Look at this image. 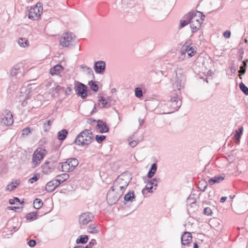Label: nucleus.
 Instances as JSON below:
<instances>
[{
    "label": "nucleus",
    "mask_w": 248,
    "mask_h": 248,
    "mask_svg": "<svg viewBox=\"0 0 248 248\" xmlns=\"http://www.w3.org/2000/svg\"><path fill=\"white\" fill-rule=\"evenodd\" d=\"M51 90L52 92L56 91V93H60V92L62 90H64V88L62 87L59 85H57L55 87H52L51 88Z\"/></svg>",
    "instance_id": "nucleus-50"
},
{
    "label": "nucleus",
    "mask_w": 248,
    "mask_h": 248,
    "mask_svg": "<svg viewBox=\"0 0 248 248\" xmlns=\"http://www.w3.org/2000/svg\"><path fill=\"white\" fill-rule=\"evenodd\" d=\"M182 103L178 93H173L170 100L167 102V106L172 109V111H174L178 110L182 105Z\"/></svg>",
    "instance_id": "nucleus-3"
},
{
    "label": "nucleus",
    "mask_w": 248,
    "mask_h": 248,
    "mask_svg": "<svg viewBox=\"0 0 248 248\" xmlns=\"http://www.w3.org/2000/svg\"><path fill=\"white\" fill-rule=\"evenodd\" d=\"M11 74L12 76L20 77L23 75L20 67L16 65L11 69Z\"/></svg>",
    "instance_id": "nucleus-21"
},
{
    "label": "nucleus",
    "mask_w": 248,
    "mask_h": 248,
    "mask_svg": "<svg viewBox=\"0 0 248 248\" xmlns=\"http://www.w3.org/2000/svg\"><path fill=\"white\" fill-rule=\"evenodd\" d=\"M42 13L36 8L31 7L29 11L28 17L32 20H36L41 16Z\"/></svg>",
    "instance_id": "nucleus-17"
},
{
    "label": "nucleus",
    "mask_w": 248,
    "mask_h": 248,
    "mask_svg": "<svg viewBox=\"0 0 248 248\" xmlns=\"http://www.w3.org/2000/svg\"><path fill=\"white\" fill-rule=\"evenodd\" d=\"M243 131V128L242 127H241L239 128L237 130L235 131L234 137L235 139L236 140L237 142H240V137L242 135Z\"/></svg>",
    "instance_id": "nucleus-30"
},
{
    "label": "nucleus",
    "mask_w": 248,
    "mask_h": 248,
    "mask_svg": "<svg viewBox=\"0 0 248 248\" xmlns=\"http://www.w3.org/2000/svg\"><path fill=\"white\" fill-rule=\"evenodd\" d=\"M159 180V178H153L152 180H148L147 182H149V183L152 185L153 186H155V187H156L157 186V180Z\"/></svg>",
    "instance_id": "nucleus-49"
},
{
    "label": "nucleus",
    "mask_w": 248,
    "mask_h": 248,
    "mask_svg": "<svg viewBox=\"0 0 248 248\" xmlns=\"http://www.w3.org/2000/svg\"><path fill=\"white\" fill-rule=\"evenodd\" d=\"M88 232L91 233H96L98 232V231L95 226L91 225L88 228Z\"/></svg>",
    "instance_id": "nucleus-43"
},
{
    "label": "nucleus",
    "mask_w": 248,
    "mask_h": 248,
    "mask_svg": "<svg viewBox=\"0 0 248 248\" xmlns=\"http://www.w3.org/2000/svg\"><path fill=\"white\" fill-rule=\"evenodd\" d=\"M46 152L44 149L39 151L37 149L34 152L31 162L32 168H36L40 165L46 155Z\"/></svg>",
    "instance_id": "nucleus-4"
},
{
    "label": "nucleus",
    "mask_w": 248,
    "mask_h": 248,
    "mask_svg": "<svg viewBox=\"0 0 248 248\" xmlns=\"http://www.w3.org/2000/svg\"><path fill=\"white\" fill-rule=\"evenodd\" d=\"M203 214L206 216H211L212 214V210L210 207H206L203 211Z\"/></svg>",
    "instance_id": "nucleus-52"
},
{
    "label": "nucleus",
    "mask_w": 248,
    "mask_h": 248,
    "mask_svg": "<svg viewBox=\"0 0 248 248\" xmlns=\"http://www.w3.org/2000/svg\"><path fill=\"white\" fill-rule=\"evenodd\" d=\"M122 196V192H117L114 189H110L108 190L107 195V201L110 205L115 204L119 198Z\"/></svg>",
    "instance_id": "nucleus-7"
},
{
    "label": "nucleus",
    "mask_w": 248,
    "mask_h": 248,
    "mask_svg": "<svg viewBox=\"0 0 248 248\" xmlns=\"http://www.w3.org/2000/svg\"><path fill=\"white\" fill-rule=\"evenodd\" d=\"M72 89L70 87H68L65 91V93L69 95L72 93Z\"/></svg>",
    "instance_id": "nucleus-60"
},
{
    "label": "nucleus",
    "mask_w": 248,
    "mask_h": 248,
    "mask_svg": "<svg viewBox=\"0 0 248 248\" xmlns=\"http://www.w3.org/2000/svg\"><path fill=\"white\" fill-rule=\"evenodd\" d=\"M192 235L187 232H184V234L181 237V242L183 245H187L192 241Z\"/></svg>",
    "instance_id": "nucleus-19"
},
{
    "label": "nucleus",
    "mask_w": 248,
    "mask_h": 248,
    "mask_svg": "<svg viewBox=\"0 0 248 248\" xmlns=\"http://www.w3.org/2000/svg\"><path fill=\"white\" fill-rule=\"evenodd\" d=\"M27 220H33L37 218V212H32L26 215Z\"/></svg>",
    "instance_id": "nucleus-36"
},
{
    "label": "nucleus",
    "mask_w": 248,
    "mask_h": 248,
    "mask_svg": "<svg viewBox=\"0 0 248 248\" xmlns=\"http://www.w3.org/2000/svg\"><path fill=\"white\" fill-rule=\"evenodd\" d=\"M176 77L175 84L178 91L184 88V85L186 81V76L183 73L182 70L177 68L175 71Z\"/></svg>",
    "instance_id": "nucleus-6"
},
{
    "label": "nucleus",
    "mask_w": 248,
    "mask_h": 248,
    "mask_svg": "<svg viewBox=\"0 0 248 248\" xmlns=\"http://www.w3.org/2000/svg\"><path fill=\"white\" fill-rule=\"evenodd\" d=\"M55 188V187L54 186V181L52 180L48 182L46 186V190L48 192H52Z\"/></svg>",
    "instance_id": "nucleus-33"
},
{
    "label": "nucleus",
    "mask_w": 248,
    "mask_h": 248,
    "mask_svg": "<svg viewBox=\"0 0 248 248\" xmlns=\"http://www.w3.org/2000/svg\"><path fill=\"white\" fill-rule=\"evenodd\" d=\"M108 105V107H110L112 105L114 104V101L111 100L110 98H108L106 99Z\"/></svg>",
    "instance_id": "nucleus-58"
},
{
    "label": "nucleus",
    "mask_w": 248,
    "mask_h": 248,
    "mask_svg": "<svg viewBox=\"0 0 248 248\" xmlns=\"http://www.w3.org/2000/svg\"><path fill=\"white\" fill-rule=\"evenodd\" d=\"M207 183L204 180L201 181L199 182L198 185L199 188L202 191H204L207 186Z\"/></svg>",
    "instance_id": "nucleus-37"
},
{
    "label": "nucleus",
    "mask_w": 248,
    "mask_h": 248,
    "mask_svg": "<svg viewBox=\"0 0 248 248\" xmlns=\"http://www.w3.org/2000/svg\"><path fill=\"white\" fill-rule=\"evenodd\" d=\"M230 69L231 73L233 74L236 72V67L233 64L230 67Z\"/></svg>",
    "instance_id": "nucleus-57"
},
{
    "label": "nucleus",
    "mask_w": 248,
    "mask_h": 248,
    "mask_svg": "<svg viewBox=\"0 0 248 248\" xmlns=\"http://www.w3.org/2000/svg\"><path fill=\"white\" fill-rule=\"evenodd\" d=\"M56 163L54 161H46L42 165V172L44 173L48 174L52 172L56 167Z\"/></svg>",
    "instance_id": "nucleus-13"
},
{
    "label": "nucleus",
    "mask_w": 248,
    "mask_h": 248,
    "mask_svg": "<svg viewBox=\"0 0 248 248\" xmlns=\"http://www.w3.org/2000/svg\"><path fill=\"white\" fill-rule=\"evenodd\" d=\"M135 199V196L134 191H129L127 193L124 197V203L125 204L127 202H132Z\"/></svg>",
    "instance_id": "nucleus-23"
},
{
    "label": "nucleus",
    "mask_w": 248,
    "mask_h": 248,
    "mask_svg": "<svg viewBox=\"0 0 248 248\" xmlns=\"http://www.w3.org/2000/svg\"><path fill=\"white\" fill-rule=\"evenodd\" d=\"M33 207L36 209H40L43 205V202L40 199L36 198L33 202Z\"/></svg>",
    "instance_id": "nucleus-35"
},
{
    "label": "nucleus",
    "mask_w": 248,
    "mask_h": 248,
    "mask_svg": "<svg viewBox=\"0 0 248 248\" xmlns=\"http://www.w3.org/2000/svg\"><path fill=\"white\" fill-rule=\"evenodd\" d=\"M96 128L99 130V132L101 133L108 132L109 129V127L107 125L106 123L101 120L97 121Z\"/></svg>",
    "instance_id": "nucleus-16"
},
{
    "label": "nucleus",
    "mask_w": 248,
    "mask_h": 248,
    "mask_svg": "<svg viewBox=\"0 0 248 248\" xmlns=\"http://www.w3.org/2000/svg\"><path fill=\"white\" fill-rule=\"evenodd\" d=\"M193 199H194V198L191 197L190 196H189V197L187 198V201H186V202H187V204H189V205H190V202H193Z\"/></svg>",
    "instance_id": "nucleus-64"
},
{
    "label": "nucleus",
    "mask_w": 248,
    "mask_h": 248,
    "mask_svg": "<svg viewBox=\"0 0 248 248\" xmlns=\"http://www.w3.org/2000/svg\"><path fill=\"white\" fill-rule=\"evenodd\" d=\"M69 175L67 173H63L57 175L56 178L57 179V181L60 182L61 184L67 180Z\"/></svg>",
    "instance_id": "nucleus-32"
},
{
    "label": "nucleus",
    "mask_w": 248,
    "mask_h": 248,
    "mask_svg": "<svg viewBox=\"0 0 248 248\" xmlns=\"http://www.w3.org/2000/svg\"><path fill=\"white\" fill-rule=\"evenodd\" d=\"M106 68V63L104 61H99L95 62L94 69L96 73L103 74Z\"/></svg>",
    "instance_id": "nucleus-14"
},
{
    "label": "nucleus",
    "mask_w": 248,
    "mask_h": 248,
    "mask_svg": "<svg viewBox=\"0 0 248 248\" xmlns=\"http://www.w3.org/2000/svg\"><path fill=\"white\" fill-rule=\"evenodd\" d=\"M93 139V132L90 129H85L81 131L74 140V143L78 145H88Z\"/></svg>",
    "instance_id": "nucleus-1"
},
{
    "label": "nucleus",
    "mask_w": 248,
    "mask_h": 248,
    "mask_svg": "<svg viewBox=\"0 0 248 248\" xmlns=\"http://www.w3.org/2000/svg\"><path fill=\"white\" fill-rule=\"evenodd\" d=\"M18 44L20 46L24 48L29 46V42L25 38H19L18 40Z\"/></svg>",
    "instance_id": "nucleus-31"
},
{
    "label": "nucleus",
    "mask_w": 248,
    "mask_h": 248,
    "mask_svg": "<svg viewBox=\"0 0 248 248\" xmlns=\"http://www.w3.org/2000/svg\"><path fill=\"white\" fill-rule=\"evenodd\" d=\"M157 170V165L156 163H153L151 165V168L147 174V177L151 178L155 174Z\"/></svg>",
    "instance_id": "nucleus-25"
},
{
    "label": "nucleus",
    "mask_w": 248,
    "mask_h": 248,
    "mask_svg": "<svg viewBox=\"0 0 248 248\" xmlns=\"http://www.w3.org/2000/svg\"><path fill=\"white\" fill-rule=\"evenodd\" d=\"M54 186L56 188L58 187L61 183L60 182L57 181V179L54 180Z\"/></svg>",
    "instance_id": "nucleus-62"
},
{
    "label": "nucleus",
    "mask_w": 248,
    "mask_h": 248,
    "mask_svg": "<svg viewBox=\"0 0 248 248\" xmlns=\"http://www.w3.org/2000/svg\"><path fill=\"white\" fill-rule=\"evenodd\" d=\"M88 85L90 86L91 89L94 92H97L98 90V85L95 81L91 80L89 82Z\"/></svg>",
    "instance_id": "nucleus-38"
},
{
    "label": "nucleus",
    "mask_w": 248,
    "mask_h": 248,
    "mask_svg": "<svg viewBox=\"0 0 248 248\" xmlns=\"http://www.w3.org/2000/svg\"><path fill=\"white\" fill-rule=\"evenodd\" d=\"M131 179L129 176L127 174L123 173L118 176L113 183L118 186L127 187Z\"/></svg>",
    "instance_id": "nucleus-9"
},
{
    "label": "nucleus",
    "mask_w": 248,
    "mask_h": 248,
    "mask_svg": "<svg viewBox=\"0 0 248 248\" xmlns=\"http://www.w3.org/2000/svg\"><path fill=\"white\" fill-rule=\"evenodd\" d=\"M147 185L145 186V188L143 189L142 190V193L143 194H144L145 191L146 190H148L149 192H152L153 191L152 190L153 188V186L151 185H150L148 182L147 181Z\"/></svg>",
    "instance_id": "nucleus-42"
},
{
    "label": "nucleus",
    "mask_w": 248,
    "mask_h": 248,
    "mask_svg": "<svg viewBox=\"0 0 248 248\" xmlns=\"http://www.w3.org/2000/svg\"><path fill=\"white\" fill-rule=\"evenodd\" d=\"M135 95L138 98H140L143 96L142 91L140 88L137 87L135 89Z\"/></svg>",
    "instance_id": "nucleus-44"
},
{
    "label": "nucleus",
    "mask_w": 248,
    "mask_h": 248,
    "mask_svg": "<svg viewBox=\"0 0 248 248\" xmlns=\"http://www.w3.org/2000/svg\"><path fill=\"white\" fill-rule=\"evenodd\" d=\"M195 47L191 46L189 48H186V51H187L188 55L191 57L194 56L195 53L196 52Z\"/></svg>",
    "instance_id": "nucleus-40"
},
{
    "label": "nucleus",
    "mask_w": 248,
    "mask_h": 248,
    "mask_svg": "<svg viewBox=\"0 0 248 248\" xmlns=\"http://www.w3.org/2000/svg\"><path fill=\"white\" fill-rule=\"evenodd\" d=\"M29 246L31 247H33L36 245V241L34 240H30L28 243Z\"/></svg>",
    "instance_id": "nucleus-56"
},
{
    "label": "nucleus",
    "mask_w": 248,
    "mask_h": 248,
    "mask_svg": "<svg viewBox=\"0 0 248 248\" xmlns=\"http://www.w3.org/2000/svg\"><path fill=\"white\" fill-rule=\"evenodd\" d=\"M223 35L226 38H230V36H231V32L230 31H225L223 33Z\"/></svg>",
    "instance_id": "nucleus-59"
},
{
    "label": "nucleus",
    "mask_w": 248,
    "mask_h": 248,
    "mask_svg": "<svg viewBox=\"0 0 248 248\" xmlns=\"http://www.w3.org/2000/svg\"><path fill=\"white\" fill-rule=\"evenodd\" d=\"M75 36L72 33H65L62 34L60 40V44L63 47H69L73 42Z\"/></svg>",
    "instance_id": "nucleus-8"
},
{
    "label": "nucleus",
    "mask_w": 248,
    "mask_h": 248,
    "mask_svg": "<svg viewBox=\"0 0 248 248\" xmlns=\"http://www.w3.org/2000/svg\"><path fill=\"white\" fill-rule=\"evenodd\" d=\"M89 238L86 235H82L79 236L76 240V243L84 244L88 242Z\"/></svg>",
    "instance_id": "nucleus-27"
},
{
    "label": "nucleus",
    "mask_w": 248,
    "mask_h": 248,
    "mask_svg": "<svg viewBox=\"0 0 248 248\" xmlns=\"http://www.w3.org/2000/svg\"><path fill=\"white\" fill-rule=\"evenodd\" d=\"M31 132V129L30 127H27L23 129L22 131V135L23 136H27Z\"/></svg>",
    "instance_id": "nucleus-53"
},
{
    "label": "nucleus",
    "mask_w": 248,
    "mask_h": 248,
    "mask_svg": "<svg viewBox=\"0 0 248 248\" xmlns=\"http://www.w3.org/2000/svg\"><path fill=\"white\" fill-rule=\"evenodd\" d=\"M239 88L245 94L248 95V88L245 85L244 83L241 82L240 83Z\"/></svg>",
    "instance_id": "nucleus-41"
},
{
    "label": "nucleus",
    "mask_w": 248,
    "mask_h": 248,
    "mask_svg": "<svg viewBox=\"0 0 248 248\" xmlns=\"http://www.w3.org/2000/svg\"><path fill=\"white\" fill-rule=\"evenodd\" d=\"M188 16H190V20L199 21L202 19V22L204 20L205 16L202 12L197 11L196 12H191L188 13Z\"/></svg>",
    "instance_id": "nucleus-15"
},
{
    "label": "nucleus",
    "mask_w": 248,
    "mask_h": 248,
    "mask_svg": "<svg viewBox=\"0 0 248 248\" xmlns=\"http://www.w3.org/2000/svg\"><path fill=\"white\" fill-rule=\"evenodd\" d=\"M31 85H28L27 88H23L21 89L20 92V97L24 98V100L21 103L23 107L26 106L28 104V100H29L31 96V92L32 90L31 87Z\"/></svg>",
    "instance_id": "nucleus-11"
},
{
    "label": "nucleus",
    "mask_w": 248,
    "mask_h": 248,
    "mask_svg": "<svg viewBox=\"0 0 248 248\" xmlns=\"http://www.w3.org/2000/svg\"><path fill=\"white\" fill-rule=\"evenodd\" d=\"M127 187H125L124 186H118V185H116V184L113 183L112 186L111 187L112 189H114V190L117 192H122V195L123 194L125 188Z\"/></svg>",
    "instance_id": "nucleus-28"
},
{
    "label": "nucleus",
    "mask_w": 248,
    "mask_h": 248,
    "mask_svg": "<svg viewBox=\"0 0 248 248\" xmlns=\"http://www.w3.org/2000/svg\"><path fill=\"white\" fill-rule=\"evenodd\" d=\"M34 8H36L37 9H38V10H39V11L42 13V11H43V5H42V3L41 2H37L35 6L34 7H33Z\"/></svg>",
    "instance_id": "nucleus-54"
},
{
    "label": "nucleus",
    "mask_w": 248,
    "mask_h": 248,
    "mask_svg": "<svg viewBox=\"0 0 248 248\" xmlns=\"http://www.w3.org/2000/svg\"><path fill=\"white\" fill-rule=\"evenodd\" d=\"M225 178L224 174L215 176L208 180V183L212 186L216 183H219L222 182Z\"/></svg>",
    "instance_id": "nucleus-20"
},
{
    "label": "nucleus",
    "mask_w": 248,
    "mask_h": 248,
    "mask_svg": "<svg viewBox=\"0 0 248 248\" xmlns=\"http://www.w3.org/2000/svg\"><path fill=\"white\" fill-rule=\"evenodd\" d=\"M98 101L100 102H101L102 107L101 108H108L106 99L104 97L100 96V99H99V100H98Z\"/></svg>",
    "instance_id": "nucleus-39"
},
{
    "label": "nucleus",
    "mask_w": 248,
    "mask_h": 248,
    "mask_svg": "<svg viewBox=\"0 0 248 248\" xmlns=\"http://www.w3.org/2000/svg\"><path fill=\"white\" fill-rule=\"evenodd\" d=\"M74 88L78 96H81L83 99L87 98L88 88L85 84L79 81H75Z\"/></svg>",
    "instance_id": "nucleus-5"
},
{
    "label": "nucleus",
    "mask_w": 248,
    "mask_h": 248,
    "mask_svg": "<svg viewBox=\"0 0 248 248\" xmlns=\"http://www.w3.org/2000/svg\"><path fill=\"white\" fill-rule=\"evenodd\" d=\"M84 68L86 69V71L89 75H93V71L90 67H89L87 66H85Z\"/></svg>",
    "instance_id": "nucleus-55"
},
{
    "label": "nucleus",
    "mask_w": 248,
    "mask_h": 248,
    "mask_svg": "<svg viewBox=\"0 0 248 248\" xmlns=\"http://www.w3.org/2000/svg\"><path fill=\"white\" fill-rule=\"evenodd\" d=\"M92 247L96 245V241L94 239H92L91 241L89 243Z\"/></svg>",
    "instance_id": "nucleus-63"
},
{
    "label": "nucleus",
    "mask_w": 248,
    "mask_h": 248,
    "mask_svg": "<svg viewBox=\"0 0 248 248\" xmlns=\"http://www.w3.org/2000/svg\"><path fill=\"white\" fill-rule=\"evenodd\" d=\"M16 188V186L14 184V182H12L7 186L6 189L8 191H12L14 190Z\"/></svg>",
    "instance_id": "nucleus-51"
},
{
    "label": "nucleus",
    "mask_w": 248,
    "mask_h": 248,
    "mask_svg": "<svg viewBox=\"0 0 248 248\" xmlns=\"http://www.w3.org/2000/svg\"><path fill=\"white\" fill-rule=\"evenodd\" d=\"M133 140V138L130 137L128 138V140L129 141V145L132 147H134L138 144V141L135 140Z\"/></svg>",
    "instance_id": "nucleus-45"
},
{
    "label": "nucleus",
    "mask_w": 248,
    "mask_h": 248,
    "mask_svg": "<svg viewBox=\"0 0 248 248\" xmlns=\"http://www.w3.org/2000/svg\"><path fill=\"white\" fill-rule=\"evenodd\" d=\"M40 174L38 173L35 174L34 176L31 178L29 179V182L32 184L35 182H36L39 178Z\"/></svg>",
    "instance_id": "nucleus-47"
},
{
    "label": "nucleus",
    "mask_w": 248,
    "mask_h": 248,
    "mask_svg": "<svg viewBox=\"0 0 248 248\" xmlns=\"http://www.w3.org/2000/svg\"><path fill=\"white\" fill-rule=\"evenodd\" d=\"M68 133V131L66 129H62L58 133V139L60 140H64L67 137Z\"/></svg>",
    "instance_id": "nucleus-26"
},
{
    "label": "nucleus",
    "mask_w": 248,
    "mask_h": 248,
    "mask_svg": "<svg viewBox=\"0 0 248 248\" xmlns=\"http://www.w3.org/2000/svg\"><path fill=\"white\" fill-rule=\"evenodd\" d=\"M127 187H125L124 186H118V185H116V184L113 183L112 186L111 187L112 189H114V190L117 192H122V195L123 194L125 188Z\"/></svg>",
    "instance_id": "nucleus-29"
},
{
    "label": "nucleus",
    "mask_w": 248,
    "mask_h": 248,
    "mask_svg": "<svg viewBox=\"0 0 248 248\" xmlns=\"http://www.w3.org/2000/svg\"><path fill=\"white\" fill-rule=\"evenodd\" d=\"M63 69V67L60 64H57L50 69V74L52 76L59 75Z\"/></svg>",
    "instance_id": "nucleus-22"
},
{
    "label": "nucleus",
    "mask_w": 248,
    "mask_h": 248,
    "mask_svg": "<svg viewBox=\"0 0 248 248\" xmlns=\"http://www.w3.org/2000/svg\"><path fill=\"white\" fill-rule=\"evenodd\" d=\"M193 202H190V205L188 206V210H191L192 212H195L198 209L197 201L195 199H193Z\"/></svg>",
    "instance_id": "nucleus-34"
},
{
    "label": "nucleus",
    "mask_w": 248,
    "mask_h": 248,
    "mask_svg": "<svg viewBox=\"0 0 248 248\" xmlns=\"http://www.w3.org/2000/svg\"><path fill=\"white\" fill-rule=\"evenodd\" d=\"M202 23V19L199 21L190 20V24L191 31L193 33L197 32L201 28Z\"/></svg>",
    "instance_id": "nucleus-18"
},
{
    "label": "nucleus",
    "mask_w": 248,
    "mask_h": 248,
    "mask_svg": "<svg viewBox=\"0 0 248 248\" xmlns=\"http://www.w3.org/2000/svg\"><path fill=\"white\" fill-rule=\"evenodd\" d=\"M0 119L1 123L6 126L11 125L14 122L12 114L8 110L3 111Z\"/></svg>",
    "instance_id": "nucleus-10"
},
{
    "label": "nucleus",
    "mask_w": 248,
    "mask_h": 248,
    "mask_svg": "<svg viewBox=\"0 0 248 248\" xmlns=\"http://www.w3.org/2000/svg\"><path fill=\"white\" fill-rule=\"evenodd\" d=\"M183 18V19L181 20L180 21V28H182L185 27L188 24L190 23L191 20L190 19V16H188V14L184 16Z\"/></svg>",
    "instance_id": "nucleus-24"
},
{
    "label": "nucleus",
    "mask_w": 248,
    "mask_h": 248,
    "mask_svg": "<svg viewBox=\"0 0 248 248\" xmlns=\"http://www.w3.org/2000/svg\"><path fill=\"white\" fill-rule=\"evenodd\" d=\"M94 217V215L92 213L86 212L82 213L79 216V222L81 227L82 225H86L90 222L92 221Z\"/></svg>",
    "instance_id": "nucleus-12"
},
{
    "label": "nucleus",
    "mask_w": 248,
    "mask_h": 248,
    "mask_svg": "<svg viewBox=\"0 0 248 248\" xmlns=\"http://www.w3.org/2000/svg\"><path fill=\"white\" fill-rule=\"evenodd\" d=\"M106 138V136L105 135H97L95 136V140L99 143H101Z\"/></svg>",
    "instance_id": "nucleus-46"
},
{
    "label": "nucleus",
    "mask_w": 248,
    "mask_h": 248,
    "mask_svg": "<svg viewBox=\"0 0 248 248\" xmlns=\"http://www.w3.org/2000/svg\"><path fill=\"white\" fill-rule=\"evenodd\" d=\"M240 69L238 71V73H239V77L240 79H242L241 76L245 74L247 68L241 65L240 67Z\"/></svg>",
    "instance_id": "nucleus-48"
},
{
    "label": "nucleus",
    "mask_w": 248,
    "mask_h": 248,
    "mask_svg": "<svg viewBox=\"0 0 248 248\" xmlns=\"http://www.w3.org/2000/svg\"><path fill=\"white\" fill-rule=\"evenodd\" d=\"M20 208L19 207H16V206H9L8 207V209H10V210H14L15 211H17V209H19Z\"/></svg>",
    "instance_id": "nucleus-61"
},
{
    "label": "nucleus",
    "mask_w": 248,
    "mask_h": 248,
    "mask_svg": "<svg viewBox=\"0 0 248 248\" xmlns=\"http://www.w3.org/2000/svg\"><path fill=\"white\" fill-rule=\"evenodd\" d=\"M78 164V161L77 158H68L65 162L60 163L58 169L60 171L67 172L73 171Z\"/></svg>",
    "instance_id": "nucleus-2"
}]
</instances>
